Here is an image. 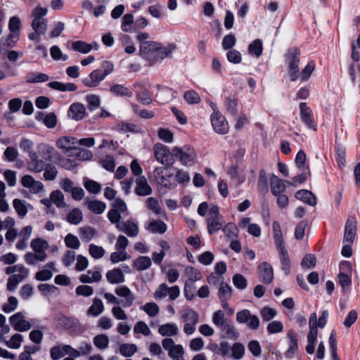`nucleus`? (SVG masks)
<instances>
[{"label":"nucleus","instance_id":"39448f33","mask_svg":"<svg viewBox=\"0 0 360 360\" xmlns=\"http://www.w3.org/2000/svg\"><path fill=\"white\" fill-rule=\"evenodd\" d=\"M153 151L156 160L162 165L168 166L173 164L172 150L170 151L167 146L161 143L155 144L153 147Z\"/></svg>","mask_w":360,"mask_h":360},{"label":"nucleus","instance_id":"72a5a7b5","mask_svg":"<svg viewBox=\"0 0 360 360\" xmlns=\"http://www.w3.org/2000/svg\"><path fill=\"white\" fill-rule=\"evenodd\" d=\"M277 248L279 251L282 269L285 272L286 274H288L290 272V261L288 255V252L285 249L284 246L278 247Z\"/></svg>","mask_w":360,"mask_h":360},{"label":"nucleus","instance_id":"58836bf2","mask_svg":"<svg viewBox=\"0 0 360 360\" xmlns=\"http://www.w3.org/2000/svg\"><path fill=\"white\" fill-rule=\"evenodd\" d=\"M232 288L226 283H221L219 288V298L221 302L228 301L231 297Z\"/></svg>","mask_w":360,"mask_h":360},{"label":"nucleus","instance_id":"4468645a","mask_svg":"<svg viewBox=\"0 0 360 360\" xmlns=\"http://www.w3.org/2000/svg\"><path fill=\"white\" fill-rule=\"evenodd\" d=\"M117 229L131 238L137 236L139 232L138 224L132 219L122 221L117 224Z\"/></svg>","mask_w":360,"mask_h":360},{"label":"nucleus","instance_id":"473e14b6","mask_svg":"<svg viewBox=\"0 0 360 360\" xmlns=\"http://www.w3.org/2000/svg\"><path fill=\"white\" fill-rule=\"evenodd\" d=\"M287 337L289 340V347L285 352V356L290 358L294 354L298 348V341L292 331L288 333Z\"/></svg>","mask_w":360,"mask_h":360},{"label":"nucleus","instance_id":"603ef678","mask_svg":"<svg viewBox=\"0 0 360 360\" xmlns=\"http://www.w3.org/2000/svg\"><path fill=\"white\" fill-rule=\"evenodd\" d=\"M184 100L191 105L198 104L200 102V95L194 90H189L184 94Z\"/></svg>","mask_w":360,"mask_h":360},{"label":"nucleus","instance_id":"864d4df0","mask_svg":"<svg viewBox=\"0 0 360 360\" xmlns=\"http://www.w3.org/2000/svg\"><path fill=\"white\" fill-rule=\"evenodd\" d=\"M226 334V337L231 340H236L239 335V333L234 326L230 324V322L226 323L222 328H220Z\"/></svg>","mask_w":360,"mask_h":360},{"label":"nucleus","instance_id":"4be33fe9","mask_svg":"<svg viewBox=\"0 0 360 360\" xmlns=\"http://www.w3.org/2000/svg\"><path fill=\"white\" fill-rule=\"evenodd\" d=\"M295 197L312 207L315 206L317 202L315 195L308 190L302 189L297 191L295 194Z\"/></svg>","mask_w":360,"mask_h":360},{"label":"nucleus","instance_id":"2eb2a0df","mask_svg":"<svg viewBox=\"0 0 360 360\" xmlns=\"http://www.w3.org/2000/svg\"><path fill=\"white\" fill-rule=\"evenodd\" d=\"M158 47V43L155 41H150L145 43L141 47H139L140 55L148 60L154 61L157 48Z\"/></svg>","mask_w":360,"mask_h":360},{"label":"nucleus","instance_id":"bf43d9fd","mask_svg":"<svg viewBox=\"0 0 360 360\" xmlns=\"http://www.w3.org/2000/svg\"><path fill=\"white\" fill-rule=\"evenodd\" d=\"M18 304V299L14 296H10L8 298L7 303H5L2 306V311L5 313H11L15 311Z\"/></svg>","mask_w":360,"mask_h":360},{"label":"nucleus","instance_id":"2f4dec72","mask_svg":"<svg viewBox=\"0 0 360 360\" xmlns=\"http://www.w3.org/2000/svg\"><path fill=\"white\" fill-rule=\"evenodd\" d=\"M248 52L250 55L259 58L263 52V44L261 39H256L248 46Z\"/></svg>","mask_w":360,"mask_h":360},{"label":"nucleus","instance_id":"052dcab7","mask_svg":"<svg viewBox=\"0 0 360 360\" xmlns=\"http://www.w3.org/2000/svg\"><path fill=\"white\" fill-rule=\"evenodd\" d=\"M129 258L130 255L125 250H117L110 255V261L113 264L125 261Z\"/></svg>","mask_w":360,"mask_h":360},{"label":"nucleus","instance_id":"8fccbe9b","mask_svg":"<svg viewBox=\"0 0 360 360\" xmlns=\"http://www.w3.org/2000/svg\"><path fill=\"white\" fill-rule=\"evenodd\" d=\"M87 207L91 212L100 214L104 212L105 204L99 200H92L87 202Z\"/></svg>","mask_w":360,"mask_h":360},{"label":"nucleus","instance_id":"e2e57ef3","mask_svg":"<svg viewBox=\"0 0 360 360\" xmlns=\"http://www.w3.org/2000/svg\"><path fill=\"white\" fill-rule=\"evenodd\" d=\"M232 356L234 359L238 360L243 358L245 354V347L242 343L236 342L231 348Z\"/></svg>","mask_w":360,"mask_h":360},{"label":"nucleus","instance_id":"a18cd8bd","mask_svg":"<svg viewBox=\"0 0 360 360\" xmlns=\"http://www.w3.org/2000/svg\"><path fill=\"white\" fill-rule=\"evenodd\" d=\"M44 178L47 181H53L58 174L56 167L51 163L46 164L44 167Z\"/></svg>","mask_w":360,"mask_h":360},{"label":"nucleus","instance_id":"c85d7f7f","mask_svg":"<svg viewBox=\"0 0 360 360\" xmlns=\"http://www.w3.org/2000/svg\"><path fill=\"white\" fill-rule=\"evenodd\" d=\"M152 264L151 259L146 256H140L133 262V266L139 271L146 270Z\"/></svg>","mask_w":360,"mask_h":360},{"label":"nucleus","instance_id":"3c124183","mask_svg":"<svg viewBox=\"0 0 360 360\" xmlns=\"http://www.w3.org/2000/svg\"><path fill=\"white\" fill-rule=\"evenodd\" d=\"M51 202H53L58 207H65L64 195L59 190L54 191L50 195Z\"/></svg>","mask_w":360,"mask_h":360},{"label":"nucleus","instance_id":"bb28decb","mask_svg":"<svg viewBox=\"0 0 360 360\" xmlns=\"http://www.w3.org/2000/svg\"><path fill=\"white\" fill-rule=\"evenodd\" d=\"M32 231L31 226H27L22 229L19 233L20 239L16 244V248L19 250H24L27 247V241L29 240Z\"/></svg>","mask_w":360,"mask_h":360},{"label":"nucleus","instance_id":"f257e3e1","mask_svg":"<svg viewBox=\"0 0 360 360\" xmlns=\"http://www.w3.org/2000/svg\"><path fill=\"white\" fill-rule=\"evenodd\" d=\"M172 155L177 158L183 165L186 167L193 165L196 158L193 148L188 145L184 146L182 148L174 147L172 148Z\"/></svg>","mask_w":360,"mask_h":360},{"label":"nucleus","instance_id":"412c9836","mask_svg":"<svg viewBox=\"0 0 360 360\" xmlns=\"http://www.w3.org/2000/svg\"><path fill=\"white\" fill-rule=\"evenodd\" d=\"M136 187L135 189V193L138 195L145 196L151 194L152 188L148 184L145 176H139L136 180Z\"/></svg>","mask_w":360,"mask_h":360},{"label":"nucleus","instance_id":"37998d69","mask_svg":"<svg viewBox=\"0 0 360 360\" xmlns=\"http://www.w3.org/2000/svg\"><path fill=\"white\" fill-rule=\"evenodd\" d=\"M182 319L185 323H198L199 315L197 311L191 309H186L182 314Z\"/></svg>","mask_w":360,"mask_h":360},{"label":"nucleus","instance_id":"cd10ccee","mask_svg":"<svg viewBox=\"0 0 360 360\" xmlns=\"http://www.w3.org/2000/svg\"><path fill=\"white\" fill-rule=\"evenodd\" d=\"M106 278L108 281L112 284L122 283L124 281L123 271L119 268L109 271L106 274Z\"/></svg>","mask_w":360,"mask_h":360},{"label":"nucleus","instance_id":"338daca9","mask_svg":"<svg viewBox=\"0 0 360 360\" xmlns=\"http://www.w3.org/2000/svg\"><path fill=\"white\" fill-rule=\"evenodd\" d=\"M316 259L314 255L307 254L306 255L301 262L302 267L306 269H310L316 266Z\"/></svg>","mask_w":360,"mask_h":360},{"label":"nucleus","instance_id":"5701e85b","mask_svg":"<svg viewBox=\"0 0 360 360\" xmlns=\"http://www.w3.org/2000/svg\"><path fill=\"white\" fill-rule=\"evenodd\" d=\"M86 114V109L83 104L75 103L70 105L68 115L75 120H80L84 118Z\"/></svg>","mask_w":360,"mask_h":360},{"label":"nucleus","instance_id":"f3484780","mask_svg":"<svg viewBox=\"0 0 360 360\" xmlns=\"http://www.w3.org/2000/svg\"><path fill=\"white\" fill-rule=\"evenodd\" d=\"M19 39L17 33H9L7 36L2 37L0 40V53L5 55L8 48L13 47Z\"/></svg>","mask_w":360,"mask_h":360},{"label":"nucleus","instance_id":"ea45409f","mask_svg":"<svg viewBox=\"0 0 360 360\" xmlns=\"http://www.w3.org/2000/svg\"><path fill=\"white\" fill-rule=\"evenodd\" d=\"M147 229L153 233H164L167 230V225L162 221L153 220L148 224Z\"/></svg>","mask_w":360,"mask_h":360},{"label":"nucleus","instance_id":"79ce46f5","mask_svg":"<svg viewBox=\"0 0 360 360\" xmlns=\"http://www.w3.org/2000/svg\"><path fill=\"white\" fill-rule=\"evenodd\" d=\"M83 219L82 212L80 210L75 208L67 214V221L72 224H79Z\"/></svg>","mask_w":360,"mask_h":360},{"label":"nucleus","instance_id":"c03bdc74","mask_svg":"<svg viewBox=\"0 0 360 360\" xmlns=\"http://www.w3.org/2000/svg\"><path fill=\"white\" fill-rule=\"evenodd\" d=\"M212 322L216 326L221 328L230 322V321L225 319V315L223 311L218 310L215 311L212 316Z\"/></svg>","mask_w":360,"mask_h":360},{"label":"nucleus","instance_id":"09e8293b","mask_svg":"<svg viewBox=\"0 0 360 360\" xmlns=\"http://www.w3.org/2000/svg\"><path fill=\"white\" fill-rule=\"evenodd\" d=\"M25 278L26 277H24L23 276H20L18 274L11 275L8 279V282L6 284L7 290L9 291L15 290L18 283H21Z\"/></svg>","mask_w":360,"mask_h":360},{"label":"nucleus","instance_id":"a211bd4d","mask_svg":"<svg viewBox=\"0 0 360 360\" xmlns=\"http://www.w3.org/2000/svg\"><path fill=\"white\" fill-rule=\"evenodd\" d=\"M30 246L34 252L39 255V257L46 260L47 255L45 250L49 247L47 241L41 238H37L32 240Z\"/></svg>","mask_w":360,"mask_h":360},{"label":"nucleus","instance_id":"7c9ffc66","mask_svg":"<svg viewBox=\"0 0 360 360\" xmlns=\"http://www.w3.org/2000/svg\"><path fill=\"white\" fill-rule=\"evenodd\" d=\"M48 85L50 88L60 91H75L77 89L73 83L64 84L60 82H51Z\"/></svg>","mask_w":360,"mask_h":360},{"label":"nucleus","instance_id":"4d7b16f0","mask_svg":"<svg viewBox=\"0 0 360 360\" xmlns=\"http://www.w3.org/2000/svg\"><path fill=\"white\" fill-rule=\"evenodd\" d=\"M44 165L45 164L44 161L39 160V158L36 160H34L32 161H29L27 164V169L30 172L36 173L41 172L44 169Z\"/></svg>","mask_w":360,"mask_h":360},{"label":"nucleus","instance_id":"4c0bfd02","mask_svg":"<svg viewBox=\"0 0 360 360\" xmlns=\"http://www.w3.org/2000/svg\"><path fill=\"white\" fill-rule=\"evenodd\" d=\"M138 350L135 344L123 343L120 345L119 351L124 357L132 356Z\"/></svg>","mask_w":360,"mask_h":360},{"label":"nucleus","instance_id":"9b49d317","mask_svg":"<svg viewBox=\"0 0 360 360\" xmlns=\"http://www.w3.org/2000/svg\"><path fill=\"white\" fill-rule=\"evenodd\" d=\"M9 321L16 331L24 332L31 328L30 323L25 319L22 312H18L9 318Z\"/></svg>","mask_w":360,"mask_h":360},{"label":"nucleus","instance_id":"a878e982","mask_svg":"<svg viewBox=\"0 0 360 360\" xmlns=\"http://www.w3.org/2000/svg\"><path fill=\"white\" fill-rule=\"evenodd\" d=\"M176 46L170 44L166 46H162L160 44L158 43V47L157 48L154 61L164 59L168 56H169L174 50H176Z\"/></svg>","mask_w":360,"mask_h":360},{"label":"nucleus","instance_id":"c9c22d12","mask_svg":"<svg viewBox=\"0 0 360 360\" xmlns=\"http://www.w3.org/2000/svg\"><path fill=\"white\" fill-rule=\"evenodd\" d=\"M110 91L115 96L127 97L132 96V92L127 87L122 84H113L111 86Z\"/></svg>","mask_w":360,"mask_h":360},{"label":"nucleus","instance_id":"ddd939ff","mask_svg":"<svg viewBox=\"0 0 360 360\" xmlns=\"http://www.w3.org/2000/svg\"><path fill=\"white\" fill-rule=\"evenodd\" d=\"M356 234V220L354 217H349L345 227L344 243L352 244Z\"/></svg>","mask_w":360,"mask_h":360},{"label":"nucleus","instance_id":"b1692460","mask_svg":"<svg viewBox=\"0 0 360 360\" xmlns=\"http://www.w3.org/2000/svg\"><path fill=\"white\" fill-rule=\"evenodd\" d=\"M270 188L274 195H278V194L283 193L286 189L283 181L275 174H272L270 178Z\"/></svg>","mask_w":360,"mask_h":360},{"label":"nucleus","instance_id":"49530a36","mask_svg":"<svg viewBox=\"0 0 360 360\" xmlns=\"http://www.w3.org/2000/svg\"><path fill=\"white\" fill-rule=\"evenodd\" d=\"M274 238L276 247L284 246L283 235L281 229L280 224L277 221H274L273 224Z\"/></svg>","mask_w":360,"mask_h":360},{"label":"nucleus","instance_id":"393cba45","mask_svg":"<svg viewBox=\"0 0 360 360\" xmlns=\"http://www.w3.org/2000/svg\"><path fill=\"white\" fill-rule=\"evenodd\" d=\"M115 293L122 297H124L125 300L123 303L124 307H131L134 300V296L130 289L127 286H121L115 289Z\"/></svg>","mask_w":360,"mask_h":360},{"label":"nucleus","instance_id":"e433bc0d","mask_svg":"<svg viewBox=\"0 0 360 360\" xmlns=\"http://www.w3.org/2000/svg\"><path fill=\"white\" fill-rule=\"evenodd\" d=\"M66 345H57L51 348L50 356L53 360H58L63 357L65 354H68V349H66Z\"/></svg>","mask_w":360,"mask_h":360},{"label":"nucleus","instance_id":"0e129e2a","mask_svg":"<svg viewBox=\"0 0 360 360\" xmlns=\"http://www.w3.org/2000/svg\"><path fill=\"white\" fill-rule=\"evenodd\" d=\"M86 100L87 101V108L90 111H94L99 108L101 102L100 98L98 96L94 94L87 95Z\"/></svg>","mask_w":360,"mask_h":360},{"label":"nucleus","instance_id":"680f3d73","mask_svg":"<svg viewBox=\"0 0 360 360\" xmlns=\"http://www.w3.org/2000/svg\"><path fill=\"white\" fill-rule=\"evenodd\" d=\"M359 314L356 309L350 310L347 314L343 325L346 328H350L353 324L356 321Z\"/></svg>","mask_w":360,"mask_h":360},{"label":"nucleus","instance_id":"f8f14e48","mask_svg":"<svg viewBox=\"0 0 360 360\" xmlns=\"http://www.w3.org/2000/svg\"><path fill=\"white\" fill-rule=\"evenodd\" d=\"M172 173H167V169L165 167H157L153 171V176L155 178V181L163 186L172 188L173 186L172 184L169 182V179L172 176Z\"/></svg>","mask_w":360,"mask_h":360},{"label":"nucleus","instance_id":"13d9d810","mask_svg":"<svg viewBox=\"0 0 360 360\" xmlns=\"http://www.w3.org/2000/svg\"><path fill=\"white\" fill-rule=\"evenodd\" d=\"M49 79L48 75L45 73H30L27 76L28 83H38L46 82Z\"/></svg>","mask_w":360,"mask_h":360},{"label":"nucleus","instance_id":"f03ea898","mask_svg":"<svg viewBox=\"0 0 360 360\" xmlns=\"http://www.w3.org/2000/svg\"><path fill=\"white\" fill-rule=\"evenodd\" d=\"M309 327V331L307 335V345L306 347V352L309 354H312L315 351V342L317 339L319 327L317 315L315 312L310 314Z\"/></svg>","mask_w":360,"mask_h":360},{"label":"nucleus","instance_id":"6e6552de","mask_svg":"<svg viewBox=\"0 0 360 360\" xmlns=\"http://www.w3.org/2000/svg\"><path fill=\"white\" fill-rule=\"evenodd\" d=\"M180 295V289L177 285L168 287L165 283H162L154 293L155 299H162L167 295L171 300H176Z\"/></svg>","mask_w":360,"mask_h":360},{"label":"nucleus","instance_id":"6e6d98bb","mask_svg":"<svg viewBox=\"0 0 360 360\" xmlns=\"http://www.w3.org/2000/svg\"><path fill=\"white\" fill-rule=\"evenodd\" d=\"M22 336L20 334L16 333L12 335L9 340H4L6 345L11 349H18L22 342Z\"/></svg>","mask_w":360,"mask_h":360},{"label":"nucleus","instance_id":"5fc2aeb1","mask_svg":"<svg viewBox=\"0 0 360 360\" xmlns=\"http://www.w3.org/2000/svg\"><path fill=\"white\" fill-rule=\"evenodd\" d=\"M195 286L193 279H188L185 283L184 293L186 299L191 300L195 296Z\"/></svg>","mask_w":360,"mask_h":360},{"label":"nucleus","instance_id":"774afa93","mask_svg":"<svg viewBox=\"0 0 360 360\" xmlns=\"http://www.w3.org/2000/svg\"><path fill=\"white\" fill-rule=\"evenodd\" d=\"M65 243L66 246L72 249H78L80 246V242L77 236L72 233H68L65 237Z\"/></svg>","mask_w":360,"mask_h":360},{"label":"nucleus","instance_id":"1a4fd4ad","mask_svg":"<svg viewBox=\"0 0 360 360\" xmlns=\"http://www.w3.org/2000/svg\"><path fill=\"white\" fill-rule=\"evenodd\" d=\"M211 122L213 129L219 134H225L229 131V124L222 115L218 111H214L211 115Z\"/></svg>","mask_w":360,"mask_h":360},{"label":"nucleus","instance_id":"6ab92c4d","mask_svg":"<svg viewBox=\"0 0 360 360\" xmlns=\"http://www.w3.org/2000/svg\"><path fill=\"white\" fill-rule=\"evenodd\" d=\"M105 79V77L100 70L92 71L89 77L82 79V83L89 87H96Z\"/></svg>","mask_w":360,"mask_h":360},{"label":"nucleus","instance_id":"f704fd0d","mask_svg":"<svg viewBox=\"0 0 360 360\" xmlns=\"http://www.w3.org/2000/svg\"><path fill=\"white\" fill-rule=\"evenodd\" d=\"M78 232L81 239L84 242L90 241L96 233V231L89 226L80 227Z\"/></svg>","mask_w":360,"mask_h":360},{"label":"nucleus","instance_id":"aec40b11","mask_svg":"<svg viewBox=\"0 0 360 360\" xmlns=\"http://www.w3.org/2000/svg\"><path fill=\"white\" fill-rule=\"evenodd\" d=\"M259 274L262 282L269 284L274 278L273 269L267 262H263L258 266Z\"/></svg>","mask_w":360,"mask_h":360},{"label":"nucleus","instance_id":"dca6fc26","mask_svg":"<svg viewBox=\"0 0 360 360\" xmlns=\"http://www.w3.org/2000/svg\"><path fill=\"white\" fill-rule=\"evenodd\" d=\"M75 143V138L62 136L57 141L56 146L58 148L63 150L64 153H70V155H71L72 151L79 150V148L74 146Z\"/></svg>","mask_w":360,"mask_h":360},{"label":"nucleus","instance_id":"423d86ee","mask_svg":"<svg viewBox=\"0 0 360 360\" xmlns=\"http://www.w3.org/2000/svg\"><path fill=\"white\" fill-rule=\"evenodd\" d=\"M236 321L239 323H247L248 328L251 330H257L259 326V318L251 314L248 309L241 310L236 314Z\"/></svg>","mask_w":360,"mask_h":360},{"label":"nucleus","instance_id":"69168bd1","mask_svg":"<svg viewBox=\"0 0 360 360\" xmlns=\"http://www.w3.org/2000/svg\"><path fill=\"white\" fill-rule=\"evenodd\" d=\"M94 343L100 349H106L109 344V339L105 335H98L94 338Z\"/></svg>","mask_w":360,"mask_h":360},{"label":"nucleus","instance_id":"a19ab883","mask_svg":"<svg viewBox=\"0 0 360 360\" xmlns=\"http://www.w3.org/2000/svg\"><path fill=\"white\" fill-rule=\"evenodd\" d=\"M104 306L101 300L94 298L92 305L88 309V314L94 316H98L103 311Z\"/></svg>","mask_w":360,"mask_h":360},{"label":"nucleus","instance_id":"7ed1b4c3","mask_svg":"<svg viewBox=\"0 0 360 360\" xmlns=\"http://www.w3.org/2000/svg\"><path fill=\"white\" fill-rule=\"evenodd\" d=\"M47 13V9L41 6L36 7L32 13L33 20L32 22V27L34 31L45 34L47 27V20L44 16Z\"/></svg>","mask_w":360,"mask_h":360},{"label":"nucleus","instance_id":"0eeeda50","mask_svg":"<svg viewBox=\"0 0 360 360\" xmlns=\"http://www.w3.org/2000/svg\"><path fill=\"white\" fill-rule=\"evenodd\" d=\"M300 51L298 49L293 48L288 51V57L289 61V74L291 81H295L299 76L298 65L300 63L299 56Z\"/></svg>","mask_w":360,"mask_h":360},{"label":"nucleus","instance_id":"20e7f679","mask_svg":"<svg viewBox=\"0 0 360 360\" xmlns=\"http://www.w3.org/2000/svg\"><path fill=\"white\" fill-rule=\"evenodd\" d=\"M207 230L210 234H213L222 228L221 216L219 215V208L215 205H212L209 209L207 218Z\"/></svg>","mask_w":360,"mask_h":360},{"label":"nucleus","instance_id":"9d476101","mask_svg":"<svg viewBox=\"0 0 360 360\" xmlns=\"http://www.w3.org/2000/svg\"><path fill=\"white\" fill-rule=\"evenodd\" d=\"M300 117L302 121L306 124V126L313 129L314 131L317 130V124L313 117V112L311 109L307 106L305 102H302L300 104Z\"/></svg>","mask_w":360,"mask_h":360},{"label":"nucleus","instance_id":"de8ad7c7","mask_svg":"<svg viewBox=\"0 0 360 360\" xmlns=\"http://www.w3.org/2000/svg\"><path fill=\"white\" fill-rule=\"evenodd\" d=\"M93 46L83 41H77L72 44V49L82 53H88L92 49Z\"/></svg>","mask_w":360,"mask_h":360},{"label":"nucleus","instance_id":"c756f323","mask_svg":"<svg viewBox=\"0 0 360 360\" xmlns=\"http://www.w3.org/2000/svg\"><path fill=\"white\" fill-rule=\"evenodd\" d=\"M158 332L162 336H174L179 333V328L174 323H166L159 327Z\"/></svg>","mask_w":360,"mask_h":360}]
</instances>
